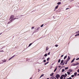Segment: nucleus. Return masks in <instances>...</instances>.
I'll return each instance as SVG.
<instances>
[{
    "mask_svg": "<svg viewBox=\"0 0 79 79\" xmlns=\"http://www.w3.org/2000/svg\"><path fill=\"white\" fill-rule=\"evenodd\" d=\"M15 19H16V18H14V15H12L10 16V21H9L8 23V24H10V23H11V22H12L13 21V20H15Z\"/></svg>",
    "mask_w": 79,
    "mask_h": 79,
    "instance_id": "1",
    "label": "nucleus"
},
{
    "mask_svg": "<svg viewBox=\"0 0 79 79\" xmlns=\"http://www.w3.org/2000/svg\"><path fill=\"white\" fill-rule=\"evenodd\" d=\"M60 77V75L58 74H57L56 76V78L57 79H58L59 77Z\"/></svg>",
    "mask_w": 79,
    "mask_h": 79,
    "instance_id": "2",
    "label": "nucleus"
},
{
    "mask_svg": "<svg viewBox=\"0 0 79 79\" xmlns=\"http://www.w3.org/2000/svg\"><path fill=\"white\" fill-rule=\"evenodd\" d=\"M40 29V27H38L37 28L36 30L35 31V32H37L39 31V30Z\"/></svg>",
    "mask_w": 79,
    "mask_h": 79,
    "instance_id": "3",
    "label": "nucleus"
},
{
    "mask_svg": "<svg viewBox=\"0 0 79 79\" xmlns=\"http://www.w3.org/2000/svg\"><path fill=\"white\" fill-rule=\"evenodd\" d=\"M62 77H64V79H65V78L66 77V76H65V75H62Z\"/></svg>",
    "mask_w": 79,
    "mask_h": 79,
    "instance_id": "4",
    "label": "nucleus"
},
{
    "mask_svg": "<svg viewBox=\"0 0 79 79\" xmlns=\"http://www.w3.org/2000/svg\"><path fill=\"white\" fill-rule=\"evenodd\" d=\"M75 60V58H74L71 62V63H73L74 61V60Z\"/></svg>",
    "mask_w": 79,
    "mask_h": 79,
    "instance_id": "5",
    "label": "nucleus"
},
{
    "mask_svg": "<svg viewBox=\"0 0 79 79\" xmlns=\"http://www.w3.org/2000/svg\"><path fill=\"white\" fill-rule=\"evenodd\" d=\"M72 66H76V63H73L72 64Z\"/></svg>",
    "mask_w": 79,
    "mask_h": 79,
    "instance_id": "6",
    "label": "nucleus"
},
{
    "mask_svg": "<svg viewBox=\"0 0 79 79\" xmlns=\"http://www.w3.org/2000/svg\"><path fill=\"white\" fill-rule=\"evenodd\" d=\"M58 6H59L58 5H57V6H56L55 7V9H57L58 8Z\"/></svg>",
    "mask_w": 79,
    "mask_h": 79,
    "instance_id": "7",
    "label": "nucleus"
},
{
    "mask_svg": "<svg viewBox=\"0 0 79 79\" xmlns=\"http://www.w3.org/2000/svg\"><path fill=\"white\" fill-rule=\"evenodd\" d=\"M71 58H70V57H69V56H68V59H67V60H69H69H70V59Z\"/></svg>",
    "mask_w": 79,
    "mask_h": 79,
    "instance_id": "8",
    "label": "nucleus"
},
{
    "mask_svg": "<svg viewBox=\"0 0 79 79\" xmlns=\"http://www.w3.org/2000/svg\"><path fill=\"white\" fill-rule=\"evenodd\" d=\"M61 2H58L57 3V5H61Z\"/></svg>",
    "mask_w": 79,
    "mask_h": 79,
    "instance_id": "9",
    "label": "nucleus"
},
{
    "mask_svg": "<svg viewBox=\"0 0 79 79\" xmlns=\"http://www.w3.org/2000/svg\"><path fill=\"white\" fill-rule=\"evenodd\" d=\"M2 61L3 62V63H5V62H6V60H2Z\"/></svg>",
    "mask_w": 79,
    "mask_h": 79,
    "instance_id": "10",
    "label": "nucleus"
},
{
    "mask_svg": "<svg viewBox=\"0 0 79 79\" xmlns=\"http://www.w3.org/2000/svg\"><path fill=\"white\" fill-rule=\"evenodd\" d=\"M44 74L41 75L40 77V78H41V77H43V76H44Z\"/></svg>",
    "mask_w": 79,
    "mask_h": 79,
    "instance_id": "11",
    "label": "nucleus"
},
{
    "mask_svg": "<svg viewBox=\"0 0 79 79\" xmlns=\"http://www.w3.org/2000/svg\"><path fill=\"white\" fill-rule=\"evenodd\" d=\"M54 78H55V77H54V76H52V77H51L50 79H54Z\"/></svg>",
    "mask_w": 79,
    "mask_h": 79,
    "instance_id": "12",
    "label": "nucleus"
},
{
    "mask_svg": "<svg viewBox=\"0 0 79 79\" xmlns=\"http://www.w3.org/2000/svg\"><path fill=\"white\" fill-rule=\"evenodd\" d=\"M74 75L75 76H76V75H77V72H75L74 73Z\"/></svg>",
    "mask_w": 79,
    "mask_h": 79,
    "instance_id": "13",
    "label": "nucleus"
},
{
    "mask_svg": "<svg viewBox=\"0 0 79 79\" xmlns=\"http://www.w3.org/2000/svg\"><path fill=\"white\" fill-rule=\"evenodd\" d=\"M66 58H67V56H65L64 58V59H66Z\"/></svg>",
    "mask_w": 79,
    "mask_h": 79,
    "instance_id": "14",
    "label": "nucleus"
},
{
    "mask_svg": "<svg viewBox=\"0 0 79 79\" xmlns=\"http://www.w3.org/2000/svg\"><path fill=\"white\" fill-rule=\"evenodd\" d=\"M75 64H76V66H77V65H78L79 64V63L77 62Z\"/></svg>",
    "mask_w": 79,
    "mask_h": 79,
    "instance_id": "15",
    "label": "nucleus"
},
{
    "mask_svg": "<svg viewBox=\"0 0 79 79\" xmlns=\"http://www.w3.org/2000/svg\"><path fill=\"white\" fill-rule=\"evenodd\" d=\"M69 71L70 73H71V72H72L73 71L71 69H69Z\"/></svg>",
    "mask_w": 79,
    "mask_h": 79,
    "instance_id": "16",
    "label": "nucleus"
},
{
    "mask_svg": "<svg viewBox=\"0 0 79 79\" xmlns=\"http://www.w3.org/2000/svg\"><path fill=\"white\" fill-rule=\"evenodd\" d=\"M53 74H54L53 73H51L50 75V76H53Z\"/></svg>",
    "mask_w": 79,
    "mask_h": 79,
    "instance_id": "17",
    "label": "nucleus"
},
{
    "mask_svg": "<svg viewBox=\"0 0 79 79\" xmlns=\"http://www.w3.org/2000/svg\"><path fill=\"white\" fill-rule=\"evenodd\" d=\"M63 62H64V60H62L61 61V63H63Z\"/></svg>",
    "mask_w": 79,
    "mask_h": 79,
    "instance_id": "18",
    "label": "nucleus"
},
{
    "mask_svg": "<svg viewBox=\"0 0 79 79\" xmlns=\"http://www.w3.org/2000/svg\"><path fill=\"white\" fill-rule=\"evenodd\" d=\"M63 76H61L60 77V79H63Z\"/></svg>",
    "mask_w": 79,
    "mask_h": 79,
    "instance_id": "19",
    "label": "nucleus"
},
{
    "mask_svg": "<svg viewBox=\"0 0 79 79\" xmlns=\"http://www.w3.org/2000/svg\"><path fill=\"white\" fill-rule=\"evenodd\" d=\"M47 54H45L44 55V56H47Z\"/></svg>",
    "mask_w": 79,
    "mask_h": 79,
    "instance_id": "20",
    "label": "nucleus"
},
{
    "mask_svg": "<svg viewBox=\"0 0 79 79\" xmlns=\"http://www.w3.org/2000/svg\"><path fill=\"white\" fill-rule=\"evenodd\" d=\"M67 73L68 75H69L70 74V72H68Z\"/></svg>",
    "mask_w": 79,
    "mask_h": 79,
    "instance_id": "21",
    "label": "nucleus"
},
{
    "mask_svg": "<svg viewBox=\"0 0 79 79\" xmlns=\"http://www.w3.org/2000/svg\"><path fill=\"white\" fill-rule=\"evenodd\" d=\"M32 44V43H31L28 46V47H30Z\"/></svg>",
    "mask_w": 79,
    "mask_h": 79,
    "instance_id": "22",
    "label": "nucleus"
},
{
    "mask_svg": "<svg viewBox=\"0 0 79 79\" xmlns=\"http://www.w3.org/2000/svg\"><path fill=\"white\" fill-rule=\"evenodd\" d=\"M49 59H50V57H48L47 59V61H49Z\"/></svg>",
    "mask_w": 79,
    "mask_h": 79,
    "instance_id": "23",
    "label": "nucleus"
},
{
    "mask_svg": "<svg viewBox=\"0 0 79 79\" xmlns=\"http://www.w3.org/2000/svg\"><path fill=\"white\" fill-rule=\"evenodd\" d=\"M60 61H61V59H59L58 61V63H60Z\"/></svg>",
    "mask_w": 79,
    "mask_h": 79,
    "instance_id": "24",
    "label": "nucleus"
},
{
    "mask_svg": "<svg viewBox=\"0 0 79 79\" xmlns=\"http://www.w3.org/2000/svg\"><path fill=\"white\" fill-rule=\"evenodd\" d=\"M79 35V33L78 34H77L75 35V37H76V36H77Z\"/></svg>",
    "mask_w": 79,
    "mask_h": 79,
    "instance_id": "25",
    "label": "nucleus"
},
{
    "mask_svg": "<svg viewBox=\"0 0 79 79\" xmlns=\"http://www.w3.org/2000/svg\"><path fill=\"white\" fill-rule=\"evenodd\" d=\"M68 61H69V60L67 59L65 61L66 63H68Z\"/></svg>",
    "mask_w": 79,
    "mask_h": 79,
    "instance_id": "26",
    "label": "nucleus"
},
{
    "mask_svg": "<svg viewBox=\"0 0 79 79\" xmlns=\"http://www.w3.org/2000/svg\"><path fill=\"white\" fill-rule=\"evenodd\" d=\"M68 69V67H66L65 68V70H66V69Z\"/></svg>",
    "mask_w": 79,
    "mask_h": 79,
    "instance_id": "27",
    "label": "nucleus"
},
{
    "mask_svg": "<svg viewBox=\"0 0 79 79\" xmlns=\"http://www.w3.org/2000/svg\"><path fill=\"white\" fill-rule=\"evenodd\" d=\"M44 24H42L41 25L40 27H43V26H44Z\"/></svg>",
    "mask_w": 79,
    "mask_h": 79,
    "instance_id": "28",
    "label": "nucleus"
},
{
    "mask_svg": "<svg viewBox=\"0 0 79 79\" xmlns=\"http://www.w3.org/2000/svg\"><path fill=\"white\" fill-rule=\"evenodd\" d=\"M64 75H65V76H66V77L67 76H68V75L67 74L65 73Z\"/></svg>",
    "mask_w": 79,
    "mask_h": 79,
    "instance_id": "29",
    "label": "nucleus"
},
{
    "mask_svg": "<svg viewBox=\"0 0 79 79\" xmlns=\"http://www.w3.org/2000/svg\"><path fill=\"white\" fill-rule=\"evenodd\" d=\"M56 69H57V68H56V69H55L54 70V72H55V71H56Z\"/></svg>",
    "mask_w": 79,
    "mask_h": 79,
    "instance_id": "30",
    "label": "nucleus"
},
{
    "mask_svg": "<svg viewBox=\"0 0 79 79\" xmlns=\"http://www.w3.org/2000/svg\"><path fill=\"white\" fill-rule=\"evenodd\" d=\"M64 69H62V72H64Z\"/></svg>",
    "mask_w": 79,
    "mask_h": 79,
    "instance_id": "31",
    "label": "nucleus"
},
{
    "mask_svg": "<svg viewBox=\"0 0 79 79\" xmlns=\"http://www.w3.org/2000/svg\"><path fill=\"white\" fill-rule=\"evenodd\" d=\"M74 75H72L71 76V77H74Z\"/></svg>",
    "mask_w": 79,
    "mask_h": 79,
    "instance_id": "32",
    "label": "nucleus"
},
{
    "mask_svg": "<svg viewBox=\"0 0 79 79\" xmlns=\"http://www.w3.org/2000/svg\"><path fill=\"white\" fill-rule=\"evenodd\" d=\"M31 29H34V27H32V28H31Z\"/></svg>",
    "mask_w": 79,
    "mask_h": 79,
    "instance_id": "33",
    "label": "nucleus"
},
{
    "mask_svg": "<svg viewBox=\"0 0 79 79\" xmlns=\"http://www.w3.org/2000/svg\"><path fill=\"white\" fill-rule=\"evenodd\" d=\"M55 46L56 47H57L58 46V44H56L55 45Z\"/></svg>",
    "mask_w": 79,
    "mask_h": 79,
    "instance_id": "34",
    "label": "nucleus"
},
{
    "mask_svg": "<svg viewBox=\"0 0 79 79\" xmlns=\"http://www.w3.org/2000/svg\"><path fill=\"white\" fill-rule=\"evenodd\" d=\"M50 53V52H49L48 53V55H49Z\"/></svg>",
    "mask_w": 79,
    "mask_h": 79,
    "instance_id": "35",
    "label": "nucleus"
},
{
    "mask_svg": "<svg viewBox=\"0 0 79 79\" xmlns=\"http://www.w3.org/2000/svg\"><path fill=\"white\" fill-rule=\"evenodd\" d=\"M12 57H11L9 59V61H10V60H11V59H12Z\"/></svg>",
    "mask_w": 79,
    "mask_h": 79,
    "instance_id": "36",
    "label": "nucleus"
},
{
    "mask_svg": "<svg viewBox=\"0 0 79 79\" xmlns=\"http://www.w3.org/2000/svg\"><path fill=\"white\" fill-rule=\"evenodd\" d=\"M43 62H46V60H44L43 61Z\"/></svg>",
    "mask_w": 79,
    "mask_h": 79,
    "instance_id": "37",
    "label": "nucleus"
},
{
    "mask_svg": "<svg viewBox=\"0 0 79 79\" xmlns=\"http://www.w3.org/2000/svg\"><path fill=\"white\" fill-rule=\"evenodd\" d=\"M79 60V58H77L76 59V60Z\"/></svg>",
    "mask_w": 79,
    "mask_h": 79,
    "instance_id": "38",
    "label": "nucleus"
},
{
    "mask_svg": "<svg viewBox=\"0 0 79 79\" xmlns=\"http://www.w3.org/2000/svg\"><path fill=\"white\" fill-rule=\"evenodd\" d=\"M0 52H3V51L1 50V51H0Z\"/></svg>",
    "mask_w": 79,
    "mask_h": 79,
    "instance_id": "39",
    "label": "nucleus"
},
{
    "mask_svg": "<svg viewBox=\"0 0 79 79\" xmlns=\"http://www.w3.org/2000/svg\"><path fill=\"white\" fill-rule=\"evenodd\" d=\"M62 66H63L64 65V63H63V64H62Z\"/></svg>",
    "mask_w": 79,
    "mask_h": 79,
    "instance_id": "40",
    "label": "nucleus"
},
{
    "mask_svg": "<svg viewBox=\"0 0 79 79\" xmlns=\"http://www.w3.org/2000/svg\"><path fill=\"white\" fill-rule=\"evenodd\" d=\"M77 72H78V73H79V69L77 70Z\"/></svg>",
    "mask_w": 79,
    "mask_h": 79,
    "instance_id": "41",
    "label": "nucleus"
},
{
    "mask_svg": "<svg viewBox=\"0 0 79 79\" xmlns=\"http://www.w3.org/2000/svg\"><path fill=\"white\" fill-rule=\"evenodd\" d=\"M63 56H64V55H62L61 56V57H63Z\"/></svg>",
    "mask_w": 79,
    "mask_h": 79,
    "instance_id": "42",
    "label": "nucleus"
},
{
    "mask_svg": "<svg viewBox=\"0 0 79 79\" xmlns=\"http://www.w3.org/2000/svg\"><path fill=\"white\" fill-rule=\"evenodd\" d=\"M48 50V49H47V47L46 49V51H47V50Z\"/></svg>",
    "mask_w": 79,
    "mask_h": 79,
    "instance_id": "43",
    "label": "nucleus"
},
{
    "mask_svg": "<svg viewBox=\"0 0 79 79\" xmlns=\"http://www.w3.org/2000/svg\"><path fill=\"white\" fill-rule=\"evenodd\" d=\"M69 79H72V78L71 77H70L69 78Z\"/></svg>",
    "mask_w": 79,
    "mask_h": 79,
    "instance_id": "44",
    "label": "nucleus"
},
{
    "mask_svg": "<svg viewBox=\"0 0 79 79\" xmlns=\"http://www.w3.org/2000/svg\"><path fill=\"white\" fill-rule=\"evenodd\" d=\"M65 62H66V61H64V62L63 63H64H64H65Z\"/></svg>",
    "mask_w": 79,
    "mask_h": 79,
    "instance_id": "45",
    "label": "nucleus"
},
{
    "mask_svg": "<svg viewBox=\"0 0 79 79\" xmlns=\"http://www.w3.org/2000/svg\"><path fill=\"white\" fill-rule=\"evenodd\" d=\"M48 63H49V62L48 61L46 63L47 64H48Z\"/></svg>",
    "mask_w": 79,
    "mask_h": 79,
    "instance_id": "46",
    "label": "nucleus"
},
{
    "mask_svg": "<svg viewBox=\"0 0 79 79\" xmlns=\"http://www.w3.org/2000/svg\"><path fill=\"white\" fill-rule=\"evenodd\" d=\"M62 63H62L61 62H60V64H61L62 65Z\"/></svg>",
    "mask_w": 79,
    "mask_h": 79,
    "instance_id": "47",
    "label": "nucleus"
},
{
    "mask_svg": "<svg viewBox=\"0 0 79 79\" xmlns=\"http://www.w3.org/2000/svg\"><path fill=\"white\" fill-rule=\"evenodd\" d=\"M15 56H13L12 57H11V58H13V57H15Z\"/></svg>",
    "mask_w": 79,
    "mask_h": 79,
    "instance_id": "48",
    "label": "nucleus"
},
{
    "mask_svg": "<svg viewBox=\"0 0 79 79\" xmlns=\"http://www.w3.org/2000/svg\"><path fill=\"white\" fill-rule=\"evenodd\" d=\"M59 68H61V66H59Z\"/></svg>",
    "mask_w": 79,
    "mask_h": 79,
    "instance_id": "49",
    "label": "nucleus"
},
{
    "mask_svg": "<svg viewBox=\"0 0 79 79\" xmlns=\"http://www.w3.org/2000/svg\"><path fill=\"white\" fill-rule=\"evenodd\" d=\"M68 9H69V8H67L66 9V10H68Z\"/></svg>",
    "mask_w": 79,
    "mask_h": 79,
    "instance_id": "50",
    "label": "nucleus"
},
{
    "mask_svg": "<svg viewBox=\"0 0 79 79\" xmlns=\"http://www.w3.org/2000/svg\"><path fill=\"white\" fill-rule=\"evenodd\" d=\"M47 64V63H45L44 64L45 65H46V64Z\"/></svg>",
    "mask_w": 79,
    "mask_h": 79,
    "instance_id": "51",
    "label": "nucleus"
},
{
    "mask_svg": "<svg viewBox=\"0 0 79 79\" xmlns=\"http://www.w3.org/2000/svg\"><path fill=\"white\" fill-rule=\"evenodd\" d=\"M67 62H66L65 64H67Z\"/></svg>",
    "mask_w": 79,
    "mask_h": 79,
    "instance_id": "52",
    "label": "nucleus"
},
{
    "mask_svg": "<svg viewBox=\"0 0 79 79\" xmlns=\"http://www.w3.org/2000/svg\"><path fill=\"white\" fill-rule=\"evenodd\" d=\"M2 34V33H0V35H1V34Z\"/></svg>",
    "mask_w": 79,
    "mask_h": 79,
    "instance_id": "53",
    "label": "nucleus"
},
{
    "mask_svg": "<svg viewBox=\"0 0 79 79\" xmlns=\"http://www.w3.org/2000/svg\"><path fill=\"white\" fill-rule=\"evenodd\" d=\"M36 29H37V28H35V30H36Z\"/></svg>",
    "mask_w": 79,
    "mask_h": 79,
    "instance_id": "54",
    "label": "nucleus"
},
{
    "mask_svg": "<svg viewBox=\"0 0 79 79\" xmlns=\"http://www.w3.org/2000/svg\"><path fill=\"white\" fill-rule=\"evenodd\" d=\"M77 76H79V74H78L77 75Z\"/></svg>",
    "mask_w": 79,
    "mask_h": 79,
    "instance_id": "55",
    "label": "nucleus"
},
{
    "mask_svg": "<svg viewBox=\"0 0 79 79\" xmlns=\"http://www.w3.org/2000/svg\"><path fill=\"white\" fill-rule=\"evenodd\" d=\"M47 79H49V78H48Z\"/></svg>",
    "mask_w": 79,
    "mask_h": 79,
    "instance_id": "56",
    "label": "nucleus"
},
{
    "mask_svg": "<svg viewBox=\"0 0 79 79\" xmlns=\"http://www.w3.org/2000/svg\"><path fill=\"white\" fill-rule=\"evenodd\" d=\"M78 33L79 32V31H78Z\"/></svg>",
    "mask_w": 79,
    "mask_h": 79,
    "instance_id": "57",
    "label": "nucleus"
},
{
    "mask_svg": "<svg viewBox=\"0 0 79 79\" xmlns=\"http://www.w3.org/2000/svg\"><path fill=\"white\" fill-rule=\"evenodd\" d=\"M55 79H56V78H55Z\"/></svg>",
    "mask_w": 79,
    "mask_h": 79,
    "instance_id": "58",
    "label": "nucleus"
},
{
    "mask_svg": "<svg viewBox=\"0 0 79 79\" xmlns=\"http://www.w3.org/2000/svg\"><path fill=\"white\" fill-rule=\"evenodd\" d=\"M39 71H40V70L39 69Z\"/></svg>",
    "mask_w": 79,
    "mask_h": 79,
    "instance_id": "59",
    "label": "nucleus"
},
{
    "mask_svg": "<svg viewBox=\"0 0 79 79\" xmlns=\"http://www.w3.org/2000/svg\"><path fill=\"white\" fill-rule=\"evenodd\" d=\"M62 0H61V1Z\"/></svg>",
    "mask_w": 79,
    "mask_h": 79,
    "instance_id": "60",
    "label": "nucleus"
}]
</instances>
